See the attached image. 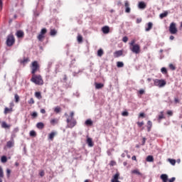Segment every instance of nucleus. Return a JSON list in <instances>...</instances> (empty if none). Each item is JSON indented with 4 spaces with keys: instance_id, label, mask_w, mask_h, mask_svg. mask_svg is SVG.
I'll return each mask as SVG.
<instances>
[{
    "instance_id": "f257e3e1",
    "label": "nucleus",
    "mask_w": 182,
    "mask_h": 182,
    "mask_svg": "<svg viewBox=\"0 0 182 182\" xmlns=\"http://www.w3.org/2000/svg\"><path fill=\"white\" fill-rule=\"evenodd\" d=\"M31 81L33 83H35V85H38L39 86L43 85V79H42V76H41V75H38L33 74Z\"/></svg>"
},
{
    "instance_id": "f03ea898",
    "label": "nucleus",
    "mask_w": 182,
    "mask_h": 182,
    "mask_svg": "<svg viewBox=\"0 0 182 182\" xmlns=\"http://www.w3.org/2000/svg\"><path fill=\"white\" fill-rule=\"evenodd\" d=\"M30 68L31 69L32 75H35V73H36V72L40 69L39 63H38V61H33Z\"/></svg>"
},
{
    "instance_id": "7ed1b4c3",
    "label": "nucleus",
    "mask_w": 182,
    "mask_h": 182,
    "mask_svg": "<svg viewBox=\"0 0 182 182\" xmlns=\"http://www.w3.org/2000/svg\"><path fill=\"white\" fill-rule=\"evenodd\" d=\"M166 80H159V79H155L154 80V86H157L158 87H164L166 86Z\"/></svg>"
},
{
    "instance_id": "20e7f679",
    "label": "nucleus",
    "mask_w": 182,
    "mask_h": 182,
    "mask_svg": "<svg viewBox=\"0 0 182 182\" xmlns=\"http://www.w3.org/2000/svg\"><path fill=\"white\" fill-rule=\"evenodd\" d=\"M6 43L8 46H13L15 43V37L14 35L10 34L7 36Z\"/></svg>"
},
{
    "instance_id": "39448f33",
    "label": "nucleus",
    "mask_w": 182,
    "mask_h": 182,
    "mask_svg": "<svg viewBox=\"0 0 182 182\" xmlns=\"http://www.w3.org/2000/svg\"><path fill=\"white\" fill-rule=\"evenodd\" d=\"M169 32L171 35H176L177 33V26H176V23H171L169 26Z\"/></svg>"
},
{
    "instance_id": "423d86ee",
    "label": "nucleus",
    "mask_w": 182,
    "mask_h": 182,
    "mask_svg": "<svg viewBox=\"0 0 182 182\" xmlns=\"http://www.w3.org/2000/svg\"><path fill=\"white\" fill-rule=\"evenodd\" d=\"M68 127L70 129H73L76 126V121L70 118H67Z\"/></svg>"
},
{
    "instance_id": "0eeeda50",
    "label": "nucleus",
    "mask_w": 182,
    "mask_h": 182,
    "mask_svg": "<svg viewBox=\"0 0 182 182\" xmlns=\"http://www.w3.org/2000/svg\"><path fill=\"white\" fill-rule=\"evenodd\" d=\"M129 49L132 51L133 53H136V55L140 53V45L139 44H135V46L129 47Z\"/></svg>"
},
{
    "instance_id": "6e6552de",
    "label": "nucleus",
    "mask_w": 182,
    "mask_h": 182,
    "mask_svg": "<svg viewBox=\"0 0 182 182\" xmlns=\"http://www.w3.org/2000/svg\"><path fill=\"white\" fill-rule=\"evenodd\" d=\"M124 6H125V12L126 14H130V11L132 9H130V3H129V1H124Z\"/></svg>"
},
{
    "instance_id": "1a4fd4ad",
    "label": "nucleus",
    "mask_w": 182,
    "mask_h": 182,
    "mask_svg": "<svg viewBox=\"0 0 182 182\" xmlns=\"http://www.w3.org/2000/svg\"><path fill=\"white\" fill-rule=\"evenodd\" d=\"M16 36L18 38H23V36H25V33H23L22 30H18L16 31Z\"/></svg>"
},
{
    "instance_id": "9d476101",
    "label": "nucleus",
    "mask_w": 182,
    "mask_h": 182,
    "mask_svg": "<svg viewBox=\"0 0 182 182\" xmlns=\"http://www.w3.org/2000/svg\"><path fill=\"white\" fill-rule=\"evenodd\" d=\"M56 134H58V132H51L49 134H48V139L51 140V141H53V139L55 138V136H56Z\"/></svg>"
},
{
    "instance_id": "9b49d317",
    "label": "nucleus",
    "mask_w": 182,
    "mask_h": 182,
    "mask_svg": "<svg viewBox=\"0 0 182 182\" xmlns=\"http://www.w3.org/2000/svg\"><path fill=\"white\" fill-rule=\"evenodd\" d=\"M15 146V141L11 139L10 141H7L6 147L11 149Z\"/></svg>"
},
{
    "instance_id": "f8f14e48",
    "label": "nucleus",
    "mask_w": 182,
    "mask_h": 182,
    "mask_svg": "<svg viewBox=\"0 0 182 182\" xmlns=\"http://www.w3.org/2000/svg\"><path fill=\"white\" fill-rule=\"evenodd\" d=\"M123 55V50H117L114 53V58H119V56H122Z\"/></svg>"
},
{
    "instance_id": "ddd939ff",
    "label": "nucleus",
    "mask_w": 182,
    "mask_h": 182,
    "mask_svg": "<svg viewBox=\"0 0 182 182\" xmlns=\"http://www.w3.org/2000/svg\"><path fill=\"white\" fill-rule=\"evenodd\" d=\"M102 31L103 33L107 34L110 32V28L107 26H105L102 28Z\"/></svg>"
},
{
    "instance_id": "4468645a",
    "label": "nucleus",
    "mask_w": 182,
    "mask_h": 182,
    "mask_svg": "<svg viewBox=\"0 0 182 182\" xmlns=\"http://www.w3.org/2000/svg\"><path fill=\"white\" fill-rule=\"evenodd\" d=\"M161 179L163 182H167L168 181V176L167 174H161Z\"/></svg>"
},
{
    "instance_id": "2eb2a0df",
    "label": "nucleus",
    "mask_w": 182,
    "mask_h": 182,
    "mask_svg": "<svg viewBox=\"0 0 182 182\" xmlns=\"http://www.w3.org/2000/svg\"><path fill=\"white\" fill-rule=\"evenodd\" d=\"M12 112H14V109L11 108V107L8 108L6 107L4 108V114H8L9 113H12Z\"/></svg>"
},
{
    "instance_id": "dca6fc26",
    "label": "nucleus",
    "mask_w": 182,
    "mask_h": 182,
    "mask_svg": "<svg viewBox=\"0 0 182 182\" xmlns=\"http://www.w3.org/2000/svg\"><path fill=\"white\" fill-rule=\"evenodd\" d=\"M139 9H146V4L144 1H141L138 5Z\"/></svg>"
},
{
    "instance_id": "f3484780",
    "label": "nucleus",
    "mask_w": 182,
    "mask_h": 182,
    "mask_svg": "<svg viewBox=\"0 0 182 182\" xmlns=\"http://www.w3.org/2000/svg\"><path fill=\"white\" fill-rule=\"evenodd\" d=\"M153 28V23L149 22L147 23V27L145 28L146 32H149Z\"/></svg>"
},
{
    "instance_id": "a211bd4d",
    "label": "nucleus",
    "mask_w": 182,
    "mask_h": 182,
    "mask_svg": "<svg viewBox=\"0 0 182 182\" xmlns=\"http://www.w3.org/2000/svg\"><path fill=\"white\" fill-rule=\"evenodd\" d=\"M1 127L3 129H10L11 128V125L8 124L5 122H1Z\"/></svg>"
},
{
    "instance_id": "6ab92c4d",
    "label": "nucleus",
    "mask_w": 182,
    "mask_h": 182,
    "mask_svg": "<svg viewBox=\"0 0 182 182\" xmlns=\"http://www.w3.org/2000/svg\"><path fill=\"white\" fill-rule=\"evenodd\" d=\"M87 143L89 146V147H93V141L92 139V138H87Z\"/></svg>"
},
{
    "instance_id": "aec40b11",
    "label": "nucleus",
    "mask_w": 182,
    "mask_h": 182,
    "mask_svg": "<svg viewBox=\"0 0 182 182\" xmlns=\"http://www.w3.org/2000/svg\"><path fill=\"white\" fill-rule=\"evenodd\" d=\"M50 124H52V126H55V124H58V123H59V119H52L50 121Z\"/></svg>"
},
{
    "instance_id": "412c9836",
    "label": "nucleus",
    "mask_w": 182,
    "mask_h": 182,
    "mask_svg": "<svg viewBox=\"0 0 182 182\" xmlns=\"http://www.w3.org/2000/svg\"><path fill=\"white\" fill-rule=\"evenodd\" d=\"M151 127H153V123L151 121H148L147 122V130L148 132H151Z\"/></svg>"
},
{
    "instance_id": "4be33fe9",
    "label": "nucleus",
    "mask_w": 182,
    "mask_h": 182,
    "mask_svg": "<svg viewBox=\"0 0 182 182\" xmlns=\"http://www.w3.org/2000/svg\"><path fill=\"white\" fill-rule=\"evenodd\" d=\"M36 127L37 129H42L45 127V124L43 122H38L36 124Z\"/></svg>"
},
{
    "instance_id": "5701e85b",
    "label": "nucleus",
    "mask_w": 182,
    "mask_h": 182,
    "mask_svg": "<svg viewBox=\"0 0 182 182\" xmlns=\"http://www.w3.org/2000/svg\"><path fill=\"white\" fill-rule=\"evenodd\" d=\"M65 116H66L67 119H73V117L75 116V112H70V117L68 115V113H65Z\"/></svg>"
},
{
    "instance_id": "b1692460",
    "label": "nucleus",
    "mask_w": 182,
    "mask_h": 182,
    "mask_svg": "<svg viewBox=\"0 0 182 182\" xmlns=\"http://www.w3.org/2000/svg\"><path fill=\"white\" fill-rule=\"evenodd\" d=\"M146 161L151 163V162L154 161V158L153 157V156L149 155L146 157Z\"/></svg>"
},
{
    "instance_id": "393cba45",
    "label": "nucleus",
    "mask_w": 182,
    "mask_h": 182,
    "mask_svg": "<svg viewBox=\"0 0 182 182\" xmlns=\"http://www.w3.org/2000/svg\"><path fill=\"white\" fill-rule=\"evenodd\" d=\"M103 49L100 48L97 50V56H99L100 58H102V56H103Z\"/></svg>"
},
{
    "instance_id": "a878e982",
    "label": "nucleus",
    "mask_w": 182,
    "mask_h": 182,
    "mask_svg": "<svg viewBox=\"0 0 182 182\" xmlns=\"http://www.w3.org/2000/svg\"><path fill=\"white\" fill-rule=\"evenodd\" d=\"M167 15H168V12L165 11L164 13H162L159 15V18L161 19H163V18H166V16H167Z\"/></svg>"
},
{
    "instance_id": "bb28decb",
    "label": "nucleus",
    "mask_w": 182,
    "mask_h": 182,
    "mask_svg": "<svg viewBox=\"0 0 182 182\" xmlns=\"http://www.w3.org/2000/svg\"><path fill=\"white\" fill-rule=\"evenodd\" d=\"M132 174H136L137 176H141V173L139 171V169H134L132 171Z\"/></svg>"
},
{
    "instance_id": "cd10ccee",
    "label": "nucleus",
    "mask_w": 182,
    "mask_h": 182,
    "mask_svg": "<svg viewBox=\"0 0 182 182\" xmlns=\"http://www.w3.org/2000/svg\"><path fill=\"white\" fill-rule=\"evenodd\" d=\"M29 62V58H24L23 60H21V63H23V65H26Z\"/></svg>"
},
{
    "instance_id": "c85d7f7f",
    "label": "nucleus",
    "mask_w": 182,
    "mask_h": 182,
    "mask_svg": "<svg viewBox=\"0 0 182 182\" xmlns=\"http://www.w3.org/2000/svg\"><path fill=\"white\" fill-rule=\"evenodd\" d=\"M85 124L86 126H92V124H93V122L92 121V119H87L85 121Z\"/></svg>"
},
{
    "instance_id": "c756f323",
    "label": "nucleus",
    "mask_w": 182,
    "mask_h": 182,
    "mask_svg": "<svg viewBox=\"0 0 182 182\" xmlns=\"http://www.w3.org/2000/svg\"><path fill=\"white\" fill-rule=\"evenodd\" d=\"M77 42H79V43L83 42V37L82 36H80V34L77 35Z\"/></svg>"
},
{
    "instance_id": "7c9ffc66",
    "label": "nucleus",
    "mask_w": 182,
    "mask_h": 182,
    "mask_svg": "<svg viewBox=\"0 0 182 182\" xmlns=\"http://www.w3.org/2000/svg\"><path fill=\"white\" fill-rule=\"evenodd\" d=\"M104 85L102 83H95V87L96 89H102Z\"/></svg>"
},
{
    "instance_id": "2f4dec72",
    "label": "nucleus",
    "mask_w": 182,
    "mask_h": 182,
    "mask_svg": "<svg viewBox=\"0 0 182 182\" xmlns=\"http://www.w3.org/2000/svg\"><path fill=\"white\" fill-rule=\"evenodd\" d=\"M161 119H164V114H163V112H161V113L158 117V120H159V123H160V121L161 120Z\"/></svg>"
},
{
    "instance_id": "473e14b6",
    "label": "nucleus",
    "mask_w": 182,
    "mask_h": 182,
    "mask_svg": "<svg viewBox=\"0 0 182 182\" xmlns=\"http://www.w3.org/2000/svg\"><path fill=\"white\" fill-rule=\"evenodd\" d=\"M1 163H6V161H8V159L6 158V156H3L1 158Z\"/></svg>"
},
{
    "instance_id": "72a5a7b5",
    "label": "nucleus",
    "mask_w": 182,
    "mask_h": 182,
    "mask_svg": "<svg viewBox=\"0 0 182 182\" xmlns=\"http://www.w3.org/2000/svg\"><path fill=\"white\" fill-rule=\"evenodd\" d=\"M117 68H123V66H124V63H123V62L118 61L117 63Z\"/></svg>"
},
{
    "instance_id": "f704fd0d",
    "label": "nucleus",
    "mask_w": 182,
    "mask_h": 182,
    "mask_svg": "<svg viewBox=\"0 0 182 182\" xmlns=\"http://www.w3.org/2000/svg\"><path fill=\"white\" fill-rule=\"evenodd\" d=\"M35 96L37 97V99H42V95L39 92H36L35 93Z\"/></svg>"
},
{
    "instance_id": "c9c22d12",
    "label": "nucleus",
    "mask_w": 182,
    "mask_h": 182,
    "mask_svg": "<svg viewBox=\"0 0 182 182\" xmlns=\"http://www.w3.org/2000/svg\"><path fill=\"white\" fill-rule=\"evenodd\" d=\"M4 177V169H2V167L0 166V179L2 180Z\"/></svg>"
},
{
    "instance_id": "e433bc0d",
    "label": "nucleus",
    "mask_w": 182,
    "mask_h": 182,
    "mask_svg": "<svg viewBox=\"0 0 182 182\" xmlns=\"http://www.w3.org/2000/svg\"><path fill=\"white\" fill-rule=\"evenodd\" d=\"M30 136L31 137H36V132H35L34 130L31 131Z\"/></svg>"
},
{
    "instance_id": "4c0bfd02",
    "label": "nucleus",
    "mask_w": 182,
    "mask_h": 182,
    "mask_svg": "<svg viewBox=\"0 0 182 182\" xmlns=\"http://www.w3.org/2000/svg\"><path fill=\"white\" fill-rule=\"evenodd\" d=\"M56 33H57V32H56V30H55V29H52L50 33L51 36H55V35H56Z\"/></svg>"
},
{
    "instance_id": "58836bf2",
    "label": "nucleus",
    "mask_w": 182,
    "mask_h": 182,
    "mask_svg": "<svg viewBox=\"0 0 182 182\" xmlns=\"http://www.w3.org/2000/svg\"><path fill=\"white\" fill-rule=\"evenodd\" d=\"M14 97H15L16 103H18L19 102V95H18V94H15Z\"/></svg>"
},
{
    "instance_id": "ea45409f",
    "label": "nucleus",
    "mask_w": 182,
    "mask_h": 182,
    "mask_svg": "<svg viewBox=\"0 0 182 182\" xmlns=\"http://www.w3.org/2000/svg\"><path fill=\"white\" fill-rule=\"evenodd\" d=\"M135 43H136V40H132V41L129 43V48L136 46Z\"/></svg>"
},
{
    "instance_id": "a19ab883",
    "label": "nucleus",
    "mask_w": 182,
    "mask_h": 182,
    "mask_svg": "<svg viewBox=\"0 0 182 182\" xmlns=\"http://www.w3.org/2000/svg\"><path fill=\"white\" fill-rule=\"evenodd\" d=\"M54 112L55 113H60V107H56L55 108H54Z\"/></svg>"
},
{
    "instance_id": "79ce46f5",
    "label": "nucleus",
    "mask_w": 182,
    "mask_h": 182,
    "mask_svg": "<svg viewBox=\"0 0 182 182\" xmlns=\"http://www.w3.org/2000/svg\"><path fill=\"white\" fill-rule=\"evenodd\" d=\"M169 163H171L172 164V166H175L176 165V160L175 159H168Z\"/></svg>"
},
{
    "instance_id": "37998d69",
    "label": "nucleus",
    "mask_w": 182,
    "mask_h": 182,
    "mask_svg": "<svg viewBox=\"0 0 182 182\" xmlns=\"http://www.w3.org/2000/svg\"><path fill=\"white\" fill-rule=\"evenodd\" d=\"M44 38H45V36H43V34H41V33H40V34H39L38 36V41H42V39Z\"/></svg>"
},
{
    "instance_id": "c03bdc74",
    "label": "nucleus",
    "mask_w": 182,
    "mask_h": 182,
    "mask_svg": "<svg viewBox=\"0 0 182 182\" xmlns=\"http://www.w3.org/2000/svg\"><path fill=\"white\" fill-rule=\"evenodd\" d=\"M161 73H163L164 75H166V73H167V69H166V68H162L161 69Z\"/></svg>"
},
{
    "instance_id": "a18cd8bd",
    "label": "nucleus",
    "mask_w": 182,
    "mask_h": 182,
    "mask_svg": "<svg viewBox=\"0 0 182 182\" xmlns=\"http://www.w3.org/2000/svg\"><path fill=\"white\" fill-rule=\"evenodd\" d=\"M46 32H47L46 28H43L41 30V31L40 32V33H41V35H45V33H46Z\"/></svg>"
},
{
    "instance_id": "49530a36",
    "label": "nucleus",
    "mask_w": 182,
    "mask_h": 182,
    "mask_svg": "<svg viewBox=\"0 0 182 182\" xmlns=\"http://www.w3.org/2000/svg\"><path fill=\"white\" fill-rule=\"evenodd\" d=\"M35 103V100H33V98H31L28 101V105H33Z\"/></svg>"
},
{
    "instance_id": "de8ad7c7",
    "label": "nucleus",
    "mask_w": 182,
    "mask_h": 182,
    "mask_svg": "<svg viewBox=\"0 0 182 182\" xmlns=\"http://www.w3.org/2000/svg\"><path fill=\"white\" fill-rule=\"evenodd\" d=\"M122 115L124 117H127V116H129V112L127 111L123 112L122 113Z\"/></svg>"
},
{
    "instance_id": "09e8293b",
    "label": "nucleus",
    "mask_w": 182,
    "mask_h": 182,
    "mask_svg": "<svg viewBox=\"0 0 182 182\" xmlns=\"http://www.w3.org/2000/svg\"><path fill=\"white\" fill-rule=\"evenodd\" d=\"M4 8V2L2 1V0H0V10L2 11Z\"/></svg>"
},
{
    "instance_id": "8fccbe9b",
    "label": "nucleus",
    "mask_w": 182,
    "mask_h": 182,
    "mask_svg": "<svg viewBox=\"0 0 182 182\" xmlns=\"http://www.w3.org/2000/svg\"><path fill=\"white\" fill-rule=\"evenodd\" d=\"M32 117H38V112H34L31 114Z\"/></svg>"
},
{
    "instance_id": "3c124183",
    "label": "nucleus",
    "mask_w": 182,
    "mask_h": 182,
    "mask_svg": "<svg viewBox=\"0 0 182 182\" xmlns=\"http://www.w3.org/2000/svg\"><path fill=\"white\" fill-rule=\"evenodd\" d=\"M169 68L170 69H171L172 70H176V67H174V65L173 64H170L169 65Z\"/></svg>"
},
{
    "instance_id": "603ef678",
    "label": "nucleus",
    "mask_w": 182,
    "mask_h": 182,
    "mask_svg": "<svg viewBox=\"0 0 182 182\" xmlns=\"http://www.w3.org/2000/svg\"><path fill=\"white\" fill-rule=\"evenodd\" d=\"M122 41L124 42V43H126V42H127L129 41V38H127V36H124L122 38Z\"/></svg>"
},
{
    "instance_id": "864d4df0",
    "label": "nucleus",
    "mask_w": 182,
    "mask_h": 182,
    "mask_svg": "<svg viewBox=\"0 0 182 182\" xmlns=\"http://www.w3.org/2000/svg\"><path fill=\"white\" fill-rule=\"evenodd\" d=\"M169 182H174L176 181V177H172L171 178L168 179Z\"/></svg>"
},
{
    "instance_id": "5fc2aeb1",
    "label": "nucleus",
    "mask_w": 182,
    "mask_h": 182,
    "mask_svg": "<svg viewBox=\"0 0 182 182\" xmlns=\"http://www.w3.org/2000/svg\"><path fill=\"white\" fill-rule=\"evenodd\" d=\"M6 173H7V177H9L11 176V170L6 169Z\"/></svg>"
},
{
    "instance_id": "6e6d98bb",
    "label": "nucleus",
    "mask_w": 182,
    "mask_h": 182,
    "mask_svg": "<svg viewBox=\"0 0 182 182\" xmlns=\"http://www.w3.org/2000/svg\"><path fill=\"white\" fill-rule=\"evenodd\" d=\"M39 174H40L41 177H43V176H45V171H40Z\"/></svg>"
},
{
    "instance_id": "4d7b16f0",
    "label": "nucleus",
    "mask_w": 182,
    "mask_h": 182,
    "mask_svg": "<svg viewBox=\"0 0 182 182\" xmlns=\"http://www.w3.org/2000/svg\"><path fill=\"white\" fill-rule=\"evenodd\" d=\"M137 124L139 127H141V126H143L144 124V122H137Z\"/></svg>"
},
{
    "instance_id": "13d9d810",
    "label": "nucleus",
    "mask_w": 182,
    "mask_h": 182,
    "mask_svg": "<svg viewBox=\"0 0 182 182\" xmlns=\"http://www.w3.org/2000/svg\"><path fill=\"white\" fill-rule=\"evenodd\" d=\"M9 106H10V108L14 109L15 104H14V102H10Z\"/></svg>"
},
{
    "instance_id": "bf43d9fd",
    "label": "nucleus",
    "mask_w": 182,
    "mask_h": 182,
    "mask_svg": "<svg viewBox=\"0 0 182 182\" xmlns=\"http://www.w3.org/2000/svg\"><path fill=\"white\" fill-rule=\"evenodd\" d=\"M146 139L144 137L142 139V146H144V144H146Z\"/></svg>"
},
{
    "instance_id": "052dcab7",
    "label": "nucleus",
    "mask_w": 182,
    "mask_h": 182,
    "mask_svg": "<svg viewBox=\"0 0 182 182\" xmlns=\"http://www.w3.org/2000/svg\"><path fill=\"white\" fill-rule=\"evenodd\" d=\"M167 114H168V116H171L173 114V111L171 110L168 111Z\"/></svg>"
},
{
    "instance_id": "680f3d73",
    "label": "nucleus",
    "mask_w": 182,
    "mask_h": 182,
    "mask_svg": "<svg viewBox=\"0 0 182 182\" xmlns=\"http://www.w3.org/2000/svg\"><path fill=\"white\" fill-rule=\"evenodd\" d=\"M41 113H42L43 114H45L46 113V111L45 110V109H41Z\"/></svg>"
},
{
    "instance_id": "e2e57ef3",
    "label": "nucleus",
    "mask_w": 182,
    "mask_h": 182,
    "mask_svg": "<svg viewBox=\"0 0 182 182\" xmlns=\"http://www.w3.org/2000/svg\"><path fill=\"white\" fill-rule=\"evenodd\" d=\"M174 102L175 103H180V100H178V98H175Z\"/></svg>"
},
{
    "instance_id": "0e129e2a",
    "label": "nucleus",
    "mask_w": 182,
    "mask_h": 182,
    "mask_svg": "<svg viewBox=\"0 0 182 182\" xmlns=\"http://www.w3.org/2000/svg\"><path fill=\"white\" fill-rule=\"evenodd\" d=\"M15 137H16V135H15V134H11V140H14V139H15Z\"/></svg>"
},
{
    "instance_id": "69168bd1",
    "label": "nucleus",
    "mask_w": 182,
    "mask_h": 182,
    "mask_svg": "<svg viewBox=\"0 0 182 182\" xmlns=\"http://www.w3.org/2000/svg\"><path fill=\"white\" fill-rule=\"evenodd\" d=\"M18 132H19V129L18 128H15L14 129V133H18Z\"/></svg>"
},
{
    "instance_id": "338daca9",
    "label": "nucleus",
    "mask_w": 182,
    "mask_h": 182,
    "mask_svg": "<svg viewBox=\"0 0 182 182\" xmlns=\"http://www.w3.org/2000/svg\"><path fill=\"white\" fill-rule=\"evenodd\" d=\"M144 93V90H139V95H143Z\"/></svg>"
},
{
    "instance_id": "774afa93",
    "label": "nucleus",
    "mask_w": 182,
    "mask_h": 182,
    "mask_svg": "<svg viewBox=\"0 0 182 182\" xmlns=\"http://www.w3.org/2000/svg\"><path fill=\"white\" fill-rule=\"evenodd\" d=\"M140 22H141V18H137L136 19V23H140Z\"/></svg>"
}]
</instances>
